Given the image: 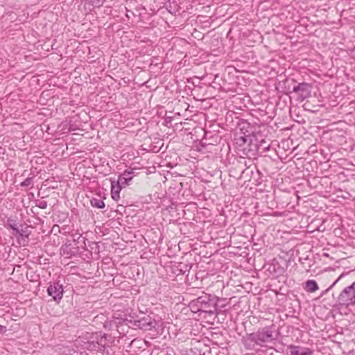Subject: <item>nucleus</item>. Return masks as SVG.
<instances>
[{
    "label": "nucleus",
    "instance_id": "f257e3e1",
    "mask_svg": "<svg viewBox=\"0 0 355 355\" xmlns=\"http://www.w3.org/2000/svg\"><path fill=\"white\" fill-rule=\"evenodd\" d=\"M279 336V332L275 324L259 328L257 331L249 334L243 340V345L247 349H255L257 346L266 347L272 343Z\"/></svg>",
    "mask_w": 355,
    "mask_h": 355
},
{
    "label": "nucleus",
    "instance_id": "f03ea898",
    "mask_svg": "<svg viewBox=\"0 0 355 355\" xmlns=\"http://www.w3.org/2000/svg\"><path fill=\"white\" fill-rule=\"evenodd\" d=\"M192 312H205L209 315H214L217 312L216 298L208 294H204L196 299L192 300L189 303Z\"/></svg>",
    "mask_w": 355,
    "mask_h": 355
},
{
    "label": "nucleus",
    "instance_id": "7ed1b4c3",
    "mask_svg": "<svg viewBox=\"0 0 355 355\" xmlns=\"http://www.w3.org/2000/svg\"><path fill=\"white\" fill-rule=\"evenodd\" d=\"M75 345L77 347H82L83 349H87L90 352H97L103 350L105 348L106 340L101 333H94L92 334L89 338L79 337L75 340Z\"/></svg>",
    "mask_w": 355,
    "mask_h": 355
},
{
    "label": "nucleus",
    "instance_id": "20e7f679",
    "mask_svg": "<svg viewBox=\"0 0 355 355\" xmlns=\"http://www.w3.org/2000/svg\"><path fill=\"white\" fill-rule=\"evenodd\" d=\"M337 302L341 306H355V282L343 288L337 297Z\"/></svg>",
    "mask_w": 355,
    "mask_h": 355
},
{
    "label": "nucleus",
    "instance_id": "39448f33",
    "mask_svg": "<svg viewBox=\"0 0 355 355\" xmlns=\"http://www.w3.org/2000/svg\"><path fill=\"white\" fill-rule=\"evenodd\" d=\"M291 81L294 83V85L290 93L295 94L300 101L302 102L311 96L312 87L310 84L306 83L296 84L295 79H292Z\"/></svg>",
    "mask_w": 355,
    "mask_h": 355
},
{
    "label": "nucleus",
    "instance_id": "423d86ee",
    "mask_svg": "<svg viewBox=\"0 0 355 355\" xmlns=\"http://www.w3.org/2000/svg\"><path fill=\"white\" fill-rule=\"evenodd\" d=\"M132 324L144 331H150L155 329L157 325V321L150 315H144L143 317L130 321Z\"/></svg>",
    "mask_w": 355,
    "mask_h": 355
},
{
    "label": "nucleus",
    "instance_id": "0eeeda50",
    "mask_svg": "<svg viewBox=\"0 0 355 355\" xmlns=\"http://www.w3.org/2000/svg\"><path fill=\"white\" fill-rule=\"evenodd\" d=\"M63 286L59 282L51 284L47 289L49 296H51L55 302H60L63 296Z\"/></svg>",
    "mask_w": 355,
    "mask_h": 355
},
{
    "label": "nucleus",
    "instance_id": "6e6552de",
    "mask_svg": "<svg viewBox=\"0 0 355 355\" xmlns=\"http://www.w3.org/2000/svg\"><path fill=\"white\" fill-rule=\"evenodd\" d=\"M110 182L112 198L114 201L118 202L120 198V192L123 187L112 178L110 179Z\"/></svg>",
    "mask_w": 355,
    "mask_h": 355
},
{
    "label": "nucleus",
    "instance_id": "1a4fd4ad",
    "mask_svg": "<svg viewBox=\"0 0 355 355\" xmlns=\"http://www.w3.org/2000/svg\"><path fill=\"white\" fill-rule=\"evenodd\" d=\"M132 170H125L122 174L119 175L116 180L122 187H125L133 178Z\"/></svg>",
    "mask_w": 355,
    "mask_h": 355
},
{
    "label": "nucleus",
    "instance_id": "9d476101",
    "mask_svg": "<svg viewBox=\"0 0 355 355\" xmlns=\"http://www.w3.org/2000/svg\"><path fill=\"white\" fill-rule=\"evenodd\" d=\"M76 253V248H73L71 247V243H66L61 248V254L66 256V257L69 258Z\"/></svg>",
    "mask_w": 355,
    "mask_h": 355
},
{
    "label": "nucleus",
    "instance_id": "9b49d317",
    "mask_svg": "<svg viewBox=\"0 0 355 355\" xmlns=\"http://www.w3.org/2000/svg\"><path fill=\"white\" fill-rule=\"evenodd\" d=\"M291 354L290 355H312V352L309 350H299V347L294 345H291Z\"/></svg>",
    "mask_w": 355,
    "mask_h": 355
},
{
    "label": "nucleus",
    "instance_id": "f8f14e48",
    "mask_svg": "<svg viewBox=\"0 0 355 355\" xmlns=\"http://www.w3.org/2000/svg\"><path fill=\"white\" fill-rule=\"evenodd\" d=\"M306 290L307 292L313 293L318 290V286L315 280H308L306 282Z\"/></svg>",
    "mask_w": 355,
    "mask_h": 355
},
{
    "label": "nucleus",
    "instance_id": "ddd939ff",
    "mask_svg": "<svg viewBox=\"0 0 355 355\" xmlns=\"http://www.w3.org/2000/svg\"><path fill=\"white\" fill-rule=\"evenodd\" d=\"M91 205L92 207L99 209H103L105 207L104 202L98 198H92L91 200Z\"/></svg>",
    "mask_w": 355,
    "mask_h": 355
},
{
    "label": "nucleus",
    "instance_id": "4468645a",
    "mask_svg": "<svg viewBox=\"0 0 355 355\" xmlns=\"http://www.w3.org/2000/svg\"><path fill=\"white\" fill-rule=\"evenodd\" d=\"M6 225L10 227L15 232H18V227L14 219L8 218Z\"/></svg>",
    "mask_w": 355,
    "mask_h": 355
},
{
    "label": "nucleus",
    "instance_id": "2eb2a0df",
    "mask_svg": "<svg viewBox=\"0 0 355 355\" xmlns=\"http://www.w3.org/2000/svg\"><path fill=\"white\" fill-rule=\"evenodd\" d=\"M248 141V137L247 136H239L237 138H236V144L241 147L243 146Z\"/></svg>",
    "mask_w": 355,
    "mask_h": 355
},
{
    "label": "nucleus",
    "instance_id": "dca6fc26",
    "mask_svg": "<svg viewBox=\"0 0 355 355\" xmlns=\"http://www.w3.org/2000/svg\"><path fill=\"white\" fill-rule=\"evenodd\" d=\"M15 236H17L18 238L21 237L22 239L23 238L28 239V235H29V234L27 233V231L26 230H23V229H21V230L18 229V232H15Z\"/></svg>",
    "mask_w": 355,
    "mask_h": 355
},
{
    "label": "nucleus",
    "instance_id": "f3484780",
    "mask_svg": "<svg viewBox=\"0 0 355 355\" xmlns=\"http://www.w3.org/2000/svg\"><path fill=\"white\" fill-rule=\"evenodd\" d=\"M33 178H26L21 183V187H28L32 184Z\"/></svg>",
    "mask_w": 355,
    "mask_h": 355
},
{
    "label": "nucleus",
    "instance_id": "a211bd4d",
    "mask_svg": "<svg viewBox=\"0 0 355 355\" xmlns=\"http://www.w3.org/2000/svg\"><path fill=\"white\" fill-rule=\"evenodd\" d=\"M37 206L40 209H46L47 207V202L44 200L39 201Z\"/></svg>",
    "mask_w": 355,
    "mask_h": 355
},
{
    "label": "nucleus",
    "instance_id": "6ab92c4d",
    "mask_svg": "<svg viewBox=\"0 0 355 355\" xmlns=\"http://www.w3.org/2000/svg\"><path fill=\"white\" fill-rule=\"evenodd\" d=\"M6 331V327L0 324V334H4Z\"/></svg>",
    "mask_w": 355,
    "mask_h": 355
},
{
    "label": "nucleus",
    "instance_id": "aec40b11",
    "mask_svg": "<svg viewBox=\"0 0 355 355\" xmlns=\"http://www.w3.org/2000/svg\"><path fill=\"white\" fill-rule=\"evenodd\" d=\"M103 3V1H99L98 0V2H96V3L95 1H93L92 4L95 5L96 6H99L102 5Z\"/></svg>",
    "mask_w": 355,
    "mask_h": 355
},
{
    "label": "nucleus",
    "instance_id": "412c9836",
    "mask_svg": "<svg viewBox=\"0 0 355 355\" xmlns=\"http://www.w3.org/2000/svg\"><path fill=\"white\" fill-rule=\"evenodd\" d=\"M344 275V274H342L334 282V284L331 285V287L334 286L342 277Z\"/></svg>",
    "mask_w": 355,
    "mask_h": 355
}]
</instances>
